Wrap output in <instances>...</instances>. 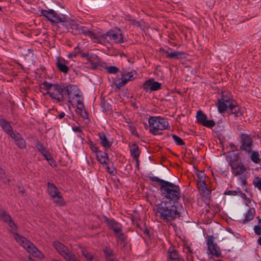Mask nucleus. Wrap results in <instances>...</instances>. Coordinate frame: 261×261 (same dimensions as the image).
<instances>
[{"instance_id":"obj_1","label":"nucleus","mask_w":261,"mask_h":261,"mask_svg":"<svg viewBox=\"0 0 261 261\" xmlns=\"http://www.w3.org/2000/svg\"><path fill=\"white\" fill-rule=\"evenodd\" d=\"M174 204H172L171 202L162 201L154 208L156 216L167 223L179 218L180 216V211H184V208L181 205H180L179 208Z\"/></svg>"},{"instance_id":"obj_2","label":"nucleus","mask_w":261,"mask_h":261,"mask_svg":"<svg viewBox=\"0 0 261 261\" xmlns=\"http://www.w3.org/2000/svg\"><path fill=\"white\" fill-rule=\"evenodd\" d=\"M149 179L152 181L160 183V189L162 196L172 202H176L181 198V190L178 185L170 181L165 180L156 176H149Z\"/></svg>"},{"instance_id":"obj_3","label":"nucleus","mask_w":261,"mask_h":261,"mask_svg":"<svg viewBox=\"0 0 261 261\" xmlns=\"http://www.w3.org/2000/svg\"><path fill=\"white\" fill-rule=\"evenodd\" d=\"M42 84L47 91L46 94L48 95L52 99H55L58 102L65 100V84H54L46 81H44Z\"/></svg>"},{"instance_id":"obj_4","label":"nucleus","mask_w":261,"mask_h":261,"mask_svg":"<svg viewBox=\"0 0 261 261\" xmlns=\"http://www.w3.org/2000/svg\"><path fill=\"white\" fill-rule=\"evenodd\" d=\"M80 90L79 88L74 85H65V100L71 103L72 100L76 99V108L79 111L84 108L83 102V97L80 94Z\"/></svg>"},{"instance_id":"obj_5","label":"nucleus","mask_w":261,"mask_h":261,"mask_svg":"<svg viewBox=\"0 0 261 261\" xmlns=\"http://www.w3.org/2000/svg\"><path fill=\"white\" fill-rule=\"evenodd\" d=\"M148 123L151 127L149 133L153 135L162 134V133L159 132V130L166 129L169 126L168 122L161 117L150 116Z\"/></svg>"},{"instance_id":"obj_6","label":"nucleus","mask_w":261,"mask_h":261,"mask_svg":"<svg viewBox=\"0 0 261 261\" xmlns=\"http://www.w3.org/2000/svg\"><path fill=\"white\" fill-rule=\"evenodd\" d=\"M41 14L53 23L65 22L67 20L65 15H62L61 16L52 9L49 10H43L41 11Z\"/></svg>"},{"instance_id":"obj_7","label":"nucleus","mask_w":261,"mask_h":261,"mask_svg":"<svg viewBox=\"0 0 261 261\" xmlns=\"http://www.w3.org/2000/svg\"><path fill=\"white\" fill-rule=\"evenodd\" d=\"M214 237L213 236H208L207 240L206 245L207 246V253L211 254L213 256L219 257L221 255V252L218 245L214 243Z\"/></svg>"},{"instance_id":"obj_8","label":"nucleus","mask_w":261,"mask_h":261,"mask_svg":"<svg viewBox=\"0 0 261 261\" xmlns=\"http://www.w3.org/2000/svg\"><path fill=\"white\" fill-rule=\"evenodd\" d=\"M241 145L240 150L244 151L247 153H250L252 149L253 141L250 135L242 134L240 136Z\"/></svg>"},{"instance_id":"obj_9","label":"nucleus","mask_w":261,"mask_h":261,"mask_svg":"<svg viewBox=\"0 0 261 261\" xmlns=\"http://www.w3.org/2000/svg\"><path fill=\"white\" fill-rule=\"evenodd\" d=\"M229 165L232 174L236 176L242 174L246 170V167L237 158L230 160L229 161Z\"/></svg>"},{"instance_id":"obj_10","label":"nucleus","mask_w":261,"mask_h":261,"mask_svg":"<svg viewBox=\"0 0 261 261\" xmlns=\"http://www.w3.org/2000/svg\"><path fill=\"white\" fill-rule=\"evenodd\" d=\"M105 35L106 38L109 37L110 40L114 43H121L123 42L122 34L120 29L110 30L105 33Z\"/></svg>"},{"instance_id":"obj_11","label":"nucleus","mask_w":261,"mask_h":261,"mask_svg":"<svg viewBox=\"0 0 261 261\" xmlns=\"http://www.w3.org/2000/svg\"><path fill=\"white\" fill-rule=\"evenodd\" d=\"M143 88L146 92L158 91L161 89V84L151 78L145 82Z\"/></svg>"},{"instance_id":"obj_12","label":"nucleus","mask_w":261,"mask_h":261,"mask_svg":"<svg viewBox=\"0 0 261 261\" xmlns=\"http://www.w3.org/2000/svg\"><path fill=\"white\" fill-rule=\"evenodd\" d=\"M196 118L197 121L205 127L211 128L216 124L213 120H207L206 115L201 110L197 112Z\"/></svg>"},{"instance_id":"obj_13","label":"nucleus","mask_w":261,"mask_h":261,"mask_svg":"<svg viewBox=\"0 0 261 261\" xmlns=\"http://www.w3.org/2000/svg\"><path fill=\"white\" fill-rule=\"evenodd\" d=\"M105 222L107 224L108 227L112 230L116 234L122 231L121 225L114 219H109L107 216H103Z\"/></svg>"},{"instance_id":"obj_14","label":"nucleus","mask_w":261,"mask_h":261,"mask_svg":"<svg viewBox=\"0 0 261 261\" xmlns=\"http://www.w3.org/2000/svg\"><path fill=\"white\" fill-rule=\"evenodd\" d=\"M70 31L74 35L83 34L85 35L87 29L86 27H82L74 21H70L69 23Z\"/></svg>"},{"instance_id":"obj_15","label":"nucleus","mask_w":261,"mask_h":261,"mask_svg":"<svg viewBox=\"0 0 261 261\" xmlns=\"http://www.w3.org/2000/svg\"><path fill=\"white\" fill-rule=\"evenodd\" d=\"M85 35L88 36L93 41L99 44H103L106 42L105 34L100 35L87 29Z\"/></svg>"},{"instance_id":"obj_16","label":"nucleus","mask_w":261,"mask_h":261,"mask_svg":"<svg viewBox=\"0 0 261 261\" xmlns=\"http://www.w3.org/2000/svg\"><path fill=\"white\" fill-rule=\"evenodd\" d=\"M227 100L226 95H225V92H222L221 97L218 99L217 103L219 113H223L228 109L226 103Z\"/></svg>"},{"instance_id":"obj_17","label":"nucleus","mask_w":261,"mask_h":261,"mask_svg":"<svg viewBox=\"0 0 261 261\" xmlns=\"http://www.w3.org/2000/svg\"><path fill=\"white\" fill-rule=\"evenodd\" d=\"M135 79L133 73L128 72L127 73L122 72L121 73V81L118 83L116 84V87L120 88L125 85L128 82L133 81Z\"/></svg>"},{"instance_id":"obj_18","label":"nucleus","mask_w":261,"mask_h":261,"mask_svg":"<svg viewBox=\"0 0 261 261\" xmlns=\"http://www.w3.org/2000/svg\"><path fill=\"white\" fill-rule=\"evenodd\" d=\"M0 125L3 130L8 134L11 138H14L15 137V133L13 132L9 122L4 119H0Z\"/></svg>"},{"instance_id":"obj_19","label":"nucleus","mask_w":261,"mask_h":261,"mask_svg":"<svg viewBox=\"0 0 261 261\" xmlns=\"http://www.w3.org/2000/svg\"><path fill=\"white\" fill-rule=\"evenodd\" d=\"M47 186L48 192L51 197L55 198L56 196H60L61 193L55 184L48 182Z\"/></svg>"},{"instance_id":"obj_20","label":"nucleus","mask_w":261,"mask_h":261,"mask_svg":"<svg viewBox=\"0 0 261 261\" xmlns=\"http://www.w3.org/2000/svg\"><path fill=\"white\" fill-rule=\"evenodd\" d=\"M14 235L16 241L21 244L24 248L27 250L28 248H30V245H32V243L30 241L24 237L19 235L17 233H14Z\"/></svg>"},{"instance_id":"obj_21","label":"nucleus","mask_w":261,"mask_h":261,"mask_svg":"<svg viewBox=\"0 0 261 261\" xmlns=\"http://www.w3.org/2000/svg\"><path fill=\"white\" fill-rule=\"evenodd\" d=\"M171 48H169L168 50H165L164 49L161 48V51L164 53L167 58L170 59H178L181 58V56L184 55V52H180V51H174L172 53H170L169 50H171Z\"/></svg>"},{"instance_id":"obj_22","label":"nucleus","mask_w":261,"mask_h":261,"mask_svg":"<svg viewBox=\"0 0 261 261\" xmlns=\"http://www.w3.org/2000/svg\"><path fill=\"white\" fill-rule=\"evenodd\" d=\"M98 136L100 140V144L105 148V149L110 148L111 147L112 143L108 141L106 136L103 133H99L98 134Z\"/></svg>"},{"instance_id":"obj_23","label":"nucleus","mask_w":261,"mask_h":261,"mask_svg":"<svg viewBox=\"0 0 261 261\" xmlns=\"http://www.w3.org/2000/svg\"><path fill=\"white\" fill-rule=\"evenodd\" d=\"M232 103L230 105L231 108L229 110L230 113L233 114L235 117H238L242 115V112L241 110V108L238 106L236 101H233Z\"/></svg>"},{"instance_id":"obj_24","label":"nucleus","mask_w":261,"mask_h":261,"mask_svg":"<svg viewBox=\"0 0 261 261\" xmlns=\"http://www.w3.org/2000/svg\"><path fill=\"white\" fill-rule=\"evenodd\" d=\"M64 60L59 58L56 60V65L58 69L64 73H67L69 71V67L64 63Z\"/></svg>"},{"instance_id":"obj_25","label":"nucleus","mask_w":261,"mask_h":261,"mask_svg":"<svg viewBox=\"0 0 261 261\" xmlns=\"http://www.w3.org/2000/svg\"><path fill=\"white\" fill-rule=\"evenodd\" d=\"M15 137L12 138L14 140L15 144L20 148L23 149L26 147L25 141L20 137L19 133H15Z\"/></svg>"},{"instance_id":"obj_26","label":"nucleus","mask_w":261,"mask_h":261,"mask_svg":"<svg viewBox=\"0 0 261 261\" xmlns=\"http://www.w3.org/2000/svg\"><path fill=\"white\" fill-rule=\"evenodd\" d=\"M255 214V211L254 208H250L247 213L245 215V218L242 220V224H246L250 222L251 220H253Z\"/></svg>"},{"instance_id":"obj_27","label":"nucleus","mask_w":261,"mask_h":261,"mask_svg":"<svg viewBox=\"0 0 261 261\" xmlns=\"http://www.w3.org/2000/svg\"><path fill=\"white\" fill-rule=\"evenodd\" d=\"M96 158L97 161L101 164H107V161L108 160V154L106 152H102L99 150L96 153Z\"/></svg>"},{"instance_id":"obj_28","label":"nucleus","mask_w":261,"mask_h":261,"mask_svg":"<svg viewBox=\"0 0 261 261\" xmlns=\"http://www.w3.org/2000/svg\"><path fill=\"white\" fill-rule=\"evenodd\" d=\"M54 245L58 253L62 256L69 250L66 246L60 242H54Z\"/></svg>"},{"instance_id":"obj_29","label":"nucleus","mask_w":261,"mask_h":261,"mask_svg":"<svg viewBox=\"0 0 261 261\" xmlns=\"http://www.w3.org/2000/svg\"><path fill=\"white\" fill-rule=\"evenodd\" d=\"M130 153L131 156L138 162V159H139L140 151L138 145L134 143L132 144V148L130 149Z\"/></svg>"},{"instance_id":"obj_30","label":"nucleus","mask_w":261,"mask_h":261,"mask_svg":"<svg viewBox=\"0 0 261 261\" xmlns=\"http://www.w3.org/2000/svg\"><path fill=\"white\" fill-rule=\"evenodd\" d=\"M27 251L36 257L39 258L43 257V254L37 249L33 243H32V245H30V248L27 249Z\"/></svg>"},{"instance_id":"obj_31","label":"nucleus","mask_w":261,"mask_h":261,"mask_svg":"<svg viewBox=\"0 0 261 261\" xmlns=\"http://www.w3.org/2000/svg\"><path fill=\"white\" fill-rule=\"evenodd\" d=\"M168 258L171 261H174L181 257L178 254V252L173 248H170L168 250Z\"/></svg>"},{"instance_id":"obj_32","label":"nucleus","mask_w":261,"mask_h":261,"mask_svg":"<svg viewBox=\"0 0 261 261\" xmlns=\"http://www.w3.org/2000/svg\"><path fill=\"white\" fill-rule=\"evenodd\" d=\"M81 251L82 255L86 259L87 261H98L97 258L94 257L86 249L82 248Z\"/></svg>"},{"instance_id":"obj_33","label":"nucleus","mask_w":261,"mask_h":261,"mask_svg":"<svg viewBox=\"0 0 261 261\" xmlns=\"http://www.w3.org/2000/svg\"><path fill=\"white\" fill-rule=\"evenodd\" d=\"M0 218L6 223H8L12 219L11 216L4 210H0Z\"/></svg>"},{"instance_id":"obj_34","label":"nucleus","mask_w":261,"mask_h":261,"mask_svg":"<svg viewBox=\"0 0 261 261\" xmlns=\"http://www.w3.org/2000/svg\"><path fill=\"white\" fill-rule=\"evenodd\" d=\"M0 180L4 184H9L10 179L7 178L5 170L0 167Z\"/></svg>"},{"instance_id":"obj_35","label":"nucleus","mask_w":261,"mask_h":261,"mask_svg":"<svg viewBox=\"0 0 261 261\" xmlns=\"http://www.w3.org/2000/svg\"><path fill=\"white\" fill-rule=\"evenodd\" d=\"M67 261H75L77 257L75 255L72 253L69 250L63 256Z\"/></svg>"},{"instance_id":"obj_36","label":"nucleus","mask_w":261,"mask_h":261,"mask_svg":"<svg viewBox=\"0 0 261 261\" xmlns=\"http://www.w3.org/2000/svg\"><path fill=\"white\" fill-rule=\"evenodd\" d=\"M67 261H75L77 257L75 255L72 253L69 250L63 256Z\"/></svg>"},{"instance_id":"obj_37","label":"nucleus","mask_w":261,"mask_h":261,"mask_svg":"<svg viewBox=\"0 0 261 261\" xmlns=\"http://www.w3.org/2000/svg\"><path fill=\"white\" fill-rule=\"evenodd\" d=\"M251 153L250 158L251 161L256 164H258L260 161L258 152L251 151Z\"/></svg>"},{"instance_id":"obj_38","label":"nucleus","mask_w":261,"mask_h":261,"mask_svg":"<svg viewBox=\"0 0 261 261\" xmlns=\"http://www.w3.org/2000/svg\"><path fill=\"white\" fill-rule=\"evenodd\" d=\"M197 186L199 190L201 191L202 193H205L208 191L205 181L197 182Z\"/></svg>"},{"instance_id":"obj_39","label":"nucleus","mask_w":261,"mask_h":261,"mask_svg":"<svg viewBox=\"0 0 261 261\" xmlns=\"http://www.w3.org/2000/svg\"><path fill=\"white\" fill-rule=\"evenodd\" d=\"M172 138L175 141V143L177 145H182L185 144V143L182 139L175 135H172Z\"/></svg>"},{"instance_id":"obj_40","label":"nucleus","mask_w":261,"mask_h":261,"mask_svg":"<svg viewBox=\"0 0 261 261\" xmlns=\"http://www.w3.org/2000/svg\"><path fill=\"white\" fill-rule=\"evenodd\" d=\"M196 176L198 178L197 182L205 181L206 176L204 172L200 171L198 172Z\"/></svg>"},{"instance_id":"obj_41","label":"nucleus","mask_w":261,"mask_h":261,"mask_svg":"<svg viewBox=\"0 0 261 261\" xmlns=\"http://www.w3.org/2000/svg\"><path fill=\"white\" fill-rule=\"evenodd\" d=\"M58 198L57 200H55L54 202L58 205L63 206L65 204V202L63 200L62 194H60V196H56Z\"/></svg>"},{"instance_id":"obj_42","label":"nucleus","mask_w":261,"mask_h":261,"mask_svg":"<svg viewBox=\"0 0 261 261\" xmlns=\"http://www.w3.org/2000/svg\"><path fill=\"white\" fill-rule=\"evenodd\" d=\"M108 72L110 74H115L119 71V69L116 66H110L107 68Z\"/></svg>"},{"instance_id":"obj_43","label":"nucleus","mask_w":261,"mask_h":261,"mask_svg":"<svg viewBox=\"0 0 261 261\" xmlns=\"http://www.w3.org/2000/svg\"><path fill=\"white\" fill-rule=\"evenodd\" d=\"M119 233L118 239L124 243L123 247H125L127 244V237L121 232Z\"/></svg>"},{"instance_id":"obj_44","label":"nucleus","mask_w":261,"mask_h":261,"mask_svg":"<svg viewBox=\"0 0 261 261\" xmlns=\"http://www.w3.org/2000/svg\"><path fill=\"white\" fill-rule=\"evenodd\" d=\"M36 147L38 149V150L41 153L44 152L46 150L45 148L43 146L42 144L39 142H37L36 144Z\"/></svg>"},{"instance_id":"obj_45","label":"nucleus","mask_w":261,"mask_h":261,"mask_svg":"<svg viewBox=\"0 0 261 261\" xmlns=\"http://www.w3.org/2000/svg\"><path fill=\"white\" fill-rule=\"evenodd\" d=\"M225 95H226V98L227 100V102H226L227 108L229 109V110H230L231 108V106H230V105H231V103H233L232 102L233 101H236V100H234L233 99H232L231 97L228 96L227 93H226Z\"/></svg>"},{"instance_id":"obj_46","label":"nucleus","mask_w":261,"mask_h":261,"mask_svg":"<svg viewBox=\"0 0 261 261\" xmlns=\"http://www.w3.org/2000/svg\"><path fill=\"white\" fill-rule=\"evenodd\" d=\"M89 144H90V147L91 149L93 152L97 153L99 151L98 147L97 146V145L95 144H94L93 143V142L91 141L89 143Z\"/></svg>"},{"instance_id":"obj_47","label":"nucleus","mask_w":261,"mask_h":261,"mask_svg":"<svg viewBox=\"0 0 261 261\" xmlns=\"http://www.w3.org/2000/svg\"><path fill=\"white\" fill-rule=\"evenodd\" d=\"M7 223L12 230H15L17 229V227L16 224L12 220V219Z\"/></svg>"},{"instance_id":"obj_48","label":"nucleus","mask_w":261,"mask_h":261,"mask_svg":"<svg viewBox=\"0 0 261 261\" xmlns=\"http://www.w3.org/2000/svg\"><path fill=\"white\" fill-rule=\"evenodd\" d=\"M83 109H82V111H79L78 109L77 108L76 112L77 113H79L81 117H82L84 119L87 118H88V114L86 112V111H83Z\"/></svg>"},{"instance_id":"obj_49","label":"nucleus","mask_w":261,"mask_h":261,"mask_svg":"<svg viewBox=\"0 0 261 261\" xmlns=\"http://www.w3.org/2000/svg\"><path fill=\"white\" fill-rule=\"evenodd\" d=\"M94 59L99 61V59H98V57L97 56L94 55L90 56H89V57L88 58V59L87 60H88V62L91 63L92 64H93Z\"/></svg>"},{"instance_id":"obj_50","label":"nucleus","mask_w":261,"mask_h":261,"mask_svg":"<svg viewBox=\"0 0 261 261\" xmlns=\"http://www.w3.org/2000/svg\"><path fill=\"white\" fill-rule=\"evenodd\" d=\"M106 165V169L107 171L111 175H115L116 173V170L114 169H111L109 166L107 165V164Z\"/></svg>"},{"instance_id":"obj_51","label":"nucleus","mask_w":261,"mask_h":261,"mask_svg":"<svg viewBox=\"0 0 261 261\" xmlns=\"http://www.w3.org/2000/svg\"><path fill=\"white\" fill-rule=\"evenodd\" d=\"M254 231L256 234L260 235L261 234V226L258 225H255L254 227Z\"/></svg>"},{"instance_id":"obj_52","label":"nucleus","mask_w":261,"mask_h":261,"mask_svg":"<svg viewBox=\"0 0 261 261\" xmlns=\"http://www.w3.org/2000/svg\"><path fill=\"white\" fill-rule=\"evenodd\" d=\"M256 180V182L254 184V186L261 191V178L257 177Z\"/></svg>"},{"instance_id":"obj_53","label":"nucleus","mask_w":261,"mask_h":261,"mask_svg":"<svg viewBox=\"0 0 261 261\" xmlns=\"http://www.w3.org/2000/svg\"><path fill=\"white\" fill-rule=\"evenodd\" d=\"M239 193V191H231V190H229V191H228L227 192H225V194H226V195H233V196H236Z\"/></svg>"},{"instance_id":"obj_54","label":"nucleus","mask_w":261,"mask_h":261,"mask_svg":"<svg viewBox=\"0 0 261 261\" xmlns=\"http://www.w3.org/2000/svg\"><path fill=\"white\" fill-rule=\"evenodd\" d=\"M239 193H240V196L241 197H242L243 199H246L248 202H250L251 200L249 198H248L247 197V195L245 193H243L241 190H239Z\"/></svg>"},{"instance_id":"obj_55","label":"nucleus","mask_w":261,"mask_h":261,"mask_svg":"<svg viewBox=\"0 0 261 261\" xmlns=\"http://www.w3.org/2000/svg\"><path fill=\"white\" fill-rule=\"evenodd\" d=\"M130 21L131 24L134 26H135L136 27H140L141 26L140 22L138 21H136V20L132 19L130 20Z\"/></svg>"},{"instance_id":"obj_56","label":"nucleus","mask_w":261,"mask_h":261,"mask_svg":"<svg viewBox=\"0 0 261 261\" xmlns=\"http://www.w3.org/2000/svg\"><path fill=\"white\" fill-rule=\"evenodd\" d=\"M41 153L46 160H48V159L51 156L48 151L46 150H45L44 152H43Z\"/></svg>"},{"instance_id":"obj_57","label":"nucleus","mask_w":261,"mask_h":261,"mask_svg":"<svg viewBox=\"0 0 261 261\" xmlns=\"http://www.w3.org/2000/svg\"><path fill=\"white\" fill-rule=\"evenodd\" d=\"M48 163L53 167L56 166V164L55 161L53 159V158L50 156L48 160H47Z\"/></svg>"},{"instance_id":"obj_58","label":"nucleus","mask_w":261,"mask_h":261,"mask_svg":"<svg viewBox=\"0 0 261 261\" xmlns=\"http://www.w3.org/2000/svg\"><path fill=\"white\" fill-rule=\"evenodd\" d=\"M72 130L75 132H79L80 133H82L83 132L82 127L81 126H76L73 127Z\"/></svg>"},{"instance_id":"obj_59","label":"nucleus","mask_w":261,"mask_h":261,"mask_svg":"<svg viewBox=\"0 0 261 261\" xmlns=\"http://www.w3.org/2000/svg\"><path fill=\"white\" fill-rule=\"evenodd\" d=\"M240 180H241V181L242 182V185H247V180H246V179L245 177H243L242 176L240 177Z\"/></svg>"},{"instance_id":"obj_60","label":"nucleus","mask_w":261,"mask_h":261,"mask_svg":"<svg viewBox=\"0 0 261 261\" xmlns=\"http://www.w3.org/2000/svg\"><path fill=\"white\" fill-rule=\"evenodd\" d=\"M74 53L77 55V54H80V53L82 52L80 49V48L79 47V46H77V47H75L74 48Z\"/></svg>"},{"instance_id":"obj_61","label":"nucleus","mask_w":261,"mask_h":261,"mask_svg":"<svg viewBox=\"0 0 261 261\" xmlns=\"http://www.w3.org/2000/svg\"><path fill=\"white\" fill-rule=\"evenodd\" d=\"M80 55H81V57L82 58H86L87 59L89 57V54L88 53H83L82 52H81L80 53Z\"/></svg>"},{"instance_id":"obj_62","label":"nucleus","mask_w":261,"mask_h":261,"mask_svg":"<svg viewBox=\"0 0 261 261\" xmlns=\"http://www.w3.org/2000/svg\"><path fill=\"white\" fill-rule=\"evenodd\" d=\"M230 147L232 149H233V150H238V147L237 146L235 145L234 144H231L230 145Z\"/></svg>"},{"instance_id":"obj_63","label":"nucleus","mask_w":261,"mask_h":261,"mask_svg":"<svg viewBox=\"0 0 261 261\" xmlns=\"http://www.w3.org/2000/svg\"><path fill=\"white\" fill-rule=\"evenodd\" d=\"M65 113L64 112H62L58 115V117L59 119H62L65 116Z\"/></svg>"},{"instance_id":"obj_64","label":"nucleus","mask_w":261,"mask_h":261,"mask_svg":"<svg viewBox=\"0 0 261 261\" xmlns=\"http://www.w3.org/2000/svg\"><path fill=\"white\" fill-rule=\"evenodd\" d=\"M77 55L74 52L73 53L70 54L68 55L69 58L75 57Z\"/></svg>"}]
</instances>
